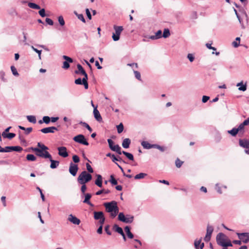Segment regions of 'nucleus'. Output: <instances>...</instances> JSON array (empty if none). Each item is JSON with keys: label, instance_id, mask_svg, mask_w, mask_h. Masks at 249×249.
Instances as JSON below:
<instances>
[{"label": "nucleus", "instance_id": "nucleus-1", "mask_svg": "<svg viewBox=\"0 0 249 249\" xmlns=\"http://www.w3.org/2000/svg\"><path fill=\"white\" fill-rule=\"evenodd\" d=\"M106 210L110 213V216L112 218H115L119 213V207L117 203L115 201L106 202L104 204Z\"/></svg>", "mask_w": 249, "mask_h": 249}, {"label": "nucleus", "instance_id": "nucleus-2", "mask_svg": "<svg viewBox=\"0 0 249 249\" xmlns=\"http://www.w3.org/2000/svg\"><path fill=\"white\" fill-rule=\"evenodd\" d=\"M91 179L92 176L86 171H84L79 175L77 180L80 184H86Z\"/></svg>", "mask_w": 249, "mask_h": 249}, {"label": "nucleus", "instance_id": "nucleus-3", "mask_svg": "<svg viewBox=\"0 0 249 249\" xmlns=\"http://www.w3.org/2000/svg\"><path fill=\"white\" fill-rule=\"evenodd\" d=\"M32 151L35 152L36 155L39 157L44 159H50L51 155L47 151H43L39 148L31 147L30 148Z\"/></svg>", "mask_w": 249, "mask_h": 249}, {"label": "nucleus", "instance_id": "nucleus-4", "mask_svg": "<svg viewBox=\"0 0 249 249\" xmlns=\"http://www.w3.org/2000/svg\"><path fill=\"white\" fill-rule=\"evenodd\" d=\"M118 220L125 223H131L134 220V216L130 214L125 216L123 213H120L118 217Z\"/></svg>", "mask_w": 249, "mask_h": 249}, {"label": "nucleus", "instance_id": "nucleus-5", "mask_svg": "<svg viewBox=\"0 0 249 249\" xmlns=\"http://www.w3.org/2000/svg\"><path fill=\"white\" fill-rule=\"evenodd\" d=\"M113 29L115 30V33H113L112 39L114 41H117L120 39V36L123 31L124 28L122 26H117L114 25L113 26Z\"/></svg>", "mask_w": 249, "mask_h": 249}, {"label": "nucleus", "instance_id": "nucleus-6", "mask_svg": "<svg viewBox=\"0 0 249 249\" xmlns=\"http://www.w3.org/2000/svg\"><path fill=\"white\" fill-rule=\"evenodd\" d=\"M239 145L241 147L245 148V153L248 155H249V139H239Z\"/></svg>", "mask_w": 249, "mask_h": 249}, {"label": "nucleus", "instance_id": "nucleus-7", "mask_svg": "<svg viewBox=\"0 0 249 249\" xmlns=\"http://www.w3.org/2000/svg\"><path fill=\"white\" fill-rule=\"evenodd\" d=\"M73 140L75 142L85 145H88L89 144L85 136L82 134H79L75 136Z\"/></svg>", "mask_w": 249, "mask_h": 249}, {"label": "nucleus", "instance_id": "nucleus-8", "mask_svg": "<svg viewBox=\"0 0 249 249\" xmlns=\"http://www.w3.org/2000/svg\"><path fill=\"white\" fill-rule=\"evenodd\" d=\"M216 239L217 244L222 246V245L225 244L228 238L225 234L220 232L217 235Z\"/></svg>", "mask_w": 249, "mask_h": 249}, {"label": "nucleus", "instance_id": "nucleus-9", "mask_svg": "<svg viewBox=\"0 0 249 249\" xmlns=\"http://www.w3.org/2000/svg\"><path fill=\"white\" fill-rule=\"evenodd\" d=\"M237 235L244 243L247 244L249 242V232L237 233Z\"/></svg>", "mask_w": 249, "mask_h": 249}, {"label": "nucleus", "instance_id": "nucleus-10", "mask_svg": "<svg viewBox=\"0 0 249 249\" xmlns=\"http://www.w3.org/2000/svg\"><path fill=\"white\" fill-rule=\"evenodd\" d=\"M62 57L65 60V61L63 63L62 68L64 69H68L70 68L69 63H72L73 62V60L71 57L66 55H63Z\"/></svg>", "mask_w": 249, "mask_h": 249}, {"label": "nucleus", "instance_id": "nucleus-11", "mask_svg": "<svg viewBox=\"0 0 249 249\" xmlns=\"http://www.w3.org/2000/svg\"><path fill=\"white\" fill-rule=\"evenodd\" d=\"M58 151V155L63 157L66 158L69 156L67 150V148L65 146H60L57 148Z\"/></svg>", "mask_w": 249, "mask_h": 249}, {"label": "nucleus", "instance_id": "nucleus-12", "mask_svg": "<svg viewBox=\"0 0 249 249\" xmlns=\"http://www.w3.org/2000/svg\"><path fill=\"white\" fill-rule=\"evenodd\" d=\"M78 170V167L77 165L74 164L72 162L70 163L69 172L71 175L75 176L76 175Z\"/></svg>", "mask_w": 249, "mask_h": 249}, {"label": "nucleus", "instance_id": "nucleus-13", "mask_svg": "<svg viewBox=\"0 0 249 249\" xmlns=\"http://www.w3.org/2000/svg\"><path fill=\"white\" fill-rule=\"evenodd\" d=\"M77 70H76L75 71V72L76 73L83 75L84 76V78H88L87 73H86V71L80 64H78L77 65Z\"/></svg>", "mask_w": 249, "mask_h": 249}, {"label": "nucleus", "instance_id": "nucleus-14", "mask_svg": "<svg viewBox=\"0 0 249 249\" xmlns=\"http://www.w3.org/2000/svg\"><path fill=\"white\" fill-rule=\"evenodd\" d=\"M68 221L71 222L73 224L78 225L80 223V220L76 217L75 216L71 214L69 215L68 218Z\"/></svg>", "mask_w": 249, "mask_h": 249}, {"label": "nucleus", "instance_id": "nucleus-15", "mask_svg": "<svg viewBox=\"0 0 249 249\" xmlns=\"http://www.w3.org/2000/svg\"><path fill=\"white\" fill-rule=\"evenodd\" d=\"M88 79H76L75 83L77 85H83L86 89H88Z\"/></svg>", "mask_w": 249, "mask_h": 249}, {"label": "nucleus", "instance_id": "nucleus-16", "mask_svg": "<svg viewBox=\"0 0 249 249\" xmlns=\"http://www.w3.org/2000/svg\"><path fill=\"white\" fill-rule=\"evenodd\" d=\"M54 130H57V128L54 126L45 127L40 130V131L43 133H54Z\"/></svg>", "mask_w": 249, "mask_h": 249}, {"label": "nucleus", "instance_id": "nucleus-17", "mask_svg": "<svg viewBox=\"0 0 249 249\" xmlns=\"http://www.w3.org/2000/svg\"><path fill=\"white\" fill-rule=\"evenodd\" d=\"M93 114L94 118L97 121L99 122H102V118L100 115L99 111L97 110V107H94L93 109Z\"/></svg>", "mask_w": 249, "mask_h": 249}, {"label": "nucleus", "instance_id": "nucleus-18", "mask_svg": "<svg viewBox=\"0 0 249 249\" xmlns=\"http://www.w3.org/2000/svg\"><path fill=\"white\" fill-rule=\"evenodd\" d=\"M161 37H162V32L160 30L156 33L155 35L149 36L148 38L152 40H156L160 38Z\"/></svg>", "mask_w": 249, "mask_h": 249}, {"label": "nucleus", "instance_id": "nucleus-19", "mask_svg": "<svg viewBox=\"0 0 249 249\" xmlns=\"http://www.w3.org/2000/svg\"><path fill=\"white\" fill-rule=\"evenodd\" d=\"M85 195V199L83 201V203L89 205L90 206L93 207L94 205L92 204L89 199L91 197V195L90 194L87 193L84 194Z\"/></svg>", "mask_w": 249, "mask_h": 249}, {"label": "nucleus", "instance_id": "nucleus-20", "mask_svg": "<svg viewBox=\"0 0 249 249\" xmlns=\"http://www.w3.org/2000/svg\"><path fill=\"white\" fill-rule=\"evenodd\" d=\"M236 86L238 87V89L241 91H244L247 89V82L244 83L241 81L236 84Z\"/></svg>", "mask_w": 249, "mask_h": 249}, {"label": "nucleus", "instance_id": "nucleus-21", "mask_svg": "<svg viewBox=\"0 0 249 249\" xmlns=\"http://www.w3.org/2000/svg\"><path fill=\"white\" fill-rule=\"evenodd\" d=\"M50 162H51V165H50V168L52 169H55L56 168L59 164V161L58 160H55L52 159V157L51 156L50 159H49Z\"/></svg>", "mask_w": 249, "mask_h": 249}, {"label": "nucleus", "instance_id": "nucleus-22", "mask_svg": "<svg viewBox=\"0 0 249 249\" xmlns=\"http://www.w3.org/2000/svg\"><path fill=\"white\" fill-rule=\"evenodd\" d=\"M141 145L145 149H149L151 148H154L155 144H152L149 143L148 142L142 141L141 142Z\"/></svg>", "mask_w": 249, "mask_h": 249}, {"label": "nucleus", "instance_id": "nucleus-23", "mask_svg": "<svg viewBox=\"0 0 249 249\" xmlns=\"http://www.w3.org/2000/svg\"><path fill=\"white\" fill-rule=\"evenodd\" d=\"M93 213L94 218L95 220H99L105 217L104 213L102 212H94Z\"/></svg>", "mask_w": 249, "mask_h": 249}, {"label": "nucleus", "instance_id": "nucleus-24", "mask_svg": "<svg viewBox=\"0 0 249 249\" xmlns=\"http://www.w3.org/2000/svg\"><path fill=\"white\" fill-rule=\"evenodd\" d=\"M97 178L95 181V184L99 187H102V177L101 175L97 174L96 175Z\"/></svg>", "mask_w": 249, "mask_h": 249}, {"label": "nucleus", "instance_id": "nucleus-25", "mask_svg": "<svg viewBox=\"0 0 249 249\" xmlns=\"http://www.w3.org/2000/svg\"><path fill=\"white\" fill-rule=\"evenodd\" d=\"M131 141L129 138L124 139L122 142V146L124 148H128L129 147Z\"/></svg>", "mask_w": 249, "mask_h": 249}, {"label": "nucleus", "instance_id": "nucleus-26", "mask_svg": "<svg viewBox=\"0 0 249 249\" xmlns=\"http://www.w3.org/2000/svg\"><path fill=\"white\" fill-rule=\"evenodd\" d=\"M245 124L242 122L237 128L239 134H243L245 132Z\"/></svg>", "mask_w": 249, "mask_h": 249}, {"label": "nucleus", "instance_id": "nucleus-27", "mask_svg": "<svg viewBox=\"0 0 249 249\" xmlns=\"http://www.w3.org/2000/svg\"><path fill=\"white\" fill-rule=\"evenodd\" d=\"M113 230L121 235H123L124 233L122 228L119 227L117 224H114L113 226Z\"/></svg>", "mask_w": 249, "mask_h": 249}, {"label": "nucleus", "instance_id": "nucleus-28", "mask_svg": "<svg viewBox=\"0 0 249 249\" xmlns=\"http://www.w3.org/2000/svg\"><path fill=\"white\" fill-rule=\"evenodd\" d=\"M110 149L113 151L117 152L119 155L122 154V151H121V148L118 144L113 145V146Z\"/></svg>", "mask_w": 249, "mask_h": 249}, {"label": "nucleus", "instance_id": "nucleus-29", "mask_svg": "<svg viewBox=\"0 0 249 249\" xmlns=\"http://www.w3.org/2000/svg\"><path fill=\"white\" fill-rule=\"evenodd\" d=\"M228 133L231 134L232 136L235 137L239 132L237 128L234 127L231 130H228Z\"/></svg>", "mask_w": 249, "mask_h": 249}, {"label": "nucleus", "instance_id": "nucleus-30", "mask_svg": "<svg viewBox=\"0 0 249 249\" xmlns=\"http://www.w3.org/2000/svg\"><path fill=\"white\" fill-rule=\"evenodd\" d=\"M28 6L32 9H40V7L39 5H37L36 3H33V2H28Z\"/></svg>", "mask_w": 249, "mask_h": 249}, {"label": "nucleus", "instance_id": "nucleus-31", "mask_svg": "<svg viewBox=\"0 0 249 249\" xmlns=\"http://www.w3.org/2000/svg\"><path fill=\"white\" fill-rule=\"evenodd\" d=\"M27 119L28 121L32 123L36 124V118L35 116L33 115H28L27 116Z\"/></svg>", "mask_w": 249, "mask_h": 249}, {"label": "nucleus", "instance_id": "nucleus-32", "mask_svg": "<svg viewBox=\"0 0 249 249\" xmlns=\"http://www.w3.org/2000/svg\"><path fill=\"white\" fill-rule=\"evenodd\" d=\"M122 153L129 160H134V157L132 154L127 152H125L124 151H123Z\"/></svg>", "mask_w": 249, "mask_h": 249}, {"label": "nucleus", "instance_id": "nucleus-33", "mask_svg": "<svg viewBox=\"0 0 249 249\" xmlns=\"http://www.w3.org/2000/svg\"><path fill=\"white\" fill-rule=\"evenodd\" d=\"M26 159L29 161H34L36 160V158L33 154H28L26 156Z\"/></svg>", "mask_w": 249, "mask_h": 249}, {"label": "nucleus", "instance_id": "nucleus-34", "mask_svg": "<svg viewBox=\"0 0 249 249\" xmlns=\"http://www.w3.org/2000/svg\"><path fill=\"white\" fill-rule=\"evenodd\" d=\"M146 176H147L146 174L143 173H141L140 174H138L136 175L134 177V178L135 179H142V178H144L145 177H146Z\"/></svg>", "mask_w": 249, "mask_h": 249}, {"label": "nucleus", "instance_id": "nucleus-35", "mask_svg": "<svg viewBox=\"0 0 249 249\" xmlns=\"http://www.w3.org/2000/svg\"><path fill=\"white\" fill-rule=\"evenodd\" d=\"M110 192V190H108V189H102V190H100L98 191H97L96 193V195H101L103 193H104V194H107L108 193H109Z\"/></svg>", "mask_w": 249, "mask_h": 249}, {"label": "nucleus", "instance_id": "nucleus-36", "mask_svg": "<svg viewBox=\"0 0 249 249\" xmlns=\"http://www.w3.org/2000/svg\"><path fill=\"white\" fill-rule=\"evenodd\" d=\"M170 35V31L168 28L164 29L163 30L162 37L164 38H167Z\"/></svg>", "mask_w": 249, "mask_h": 249}, {"label": "nucleus", "instance_id": "nucleus-37", "mask_svg": "<svg viewBox=\"0 0 249 249\" xmlns=\"http://www.w3.org/2000/svg\"><path fill=\"white\" fill-rule=\"evenodd\" d=\"M79 124L82 125L84 127L87 128L90 132L92 131V128L87 123L81 121L80 122Z\"/></svg>", "mask_w": 249, "mask_h": 249}, {"label": "nucleus", "instance_id": "nucleus-38", "mask_svg": "<svg viewBox=\"0 0 249 249\" xmlns=\"http://www.w3.org/2000/svg\"><path fill=\"white\" fill-rule=\"evenodd\" d=\"M213 231V226L208 225L207 227L206 234L212 235Z\"/></svg>", "mask_w": 249, "mask_h": 249}, {"label": "nucleus", "instance_id": "nucleus-39", "mask_svg": "<svg viewBox=\"0 0 249 249\" xmlns=\"http://www.w3.org/2000/svg\"><path fill=\"white\" fill-rule=\"evenodd\" d=\"M109 181L113 185H115L117 184V180L114 178V175H111L110 177V179Z\"/></svg>", "mask_w": 249, "mask_h": 249}, {"label": "nucleus", "instance_id": "nucleus-40", "mask_svg": "<svg viewBox=\"0 0 249 249\" xmlns=\"http://www.w3.org/2000/svg\"><path fill=\"white\" fill-rule=\"evenodd\" d=\"M74 14L77 16L78 18L81 20L82 22L85 23L86 20L85 19L82 14H78L76 12H74Z\"/></svg>", "mask_w": 249, "mask_h": 249}, {"label": "nucleus", "instance_id": "nucleus-41", "mask_svg": "<svg viewBox=\"0 0 249 249\" xmlns=\"http://www.w3.org/2000/svg\"><path fill=\"white\" fill-rule=\"evenodd\" d=\"M117 131L118 133H121L124 130V125L122 123L120 124L117 126Z\"/></svg>", "mask_w": 249, "mask_h": 249}, {"label": "nucleus", "instance_id": "nucleus-42", "mask_svg": "<svg viewBox=\"0 0 249 249\" xmlns=\"http://www.w3.org/2000/svg\"><path fill=\"white\" fill-rule=\"evenodd\" d=\"M11 70L13 74L15 76H18V73L17 71L16 68L15 67V66H12L11 67Z\"/></svg>", "mask_w": 249, "mask_h": 249}, {"label": "nucleus", "instance_id": "nucleus-43", "mask_svg": "<svg viewBox=\"0 0 249 249\" xmlns=\"http://www.w3.org/2000/svg\"><path fill=\"white\" fill-rule=\"evenodd\" d=\"M58 22L61 26H64L65 25V21L63 17L62 16H60L58 18Z\"/></svg>", "mask_w": 249, "mask_h": 249}, {"label": "nucleus", "instance_id": "nucleus-44", "mask_svg": "<svg viewBox=\"0 0 249 249\" xmlns=\"http://www.w3.org/2000/svg\"><path fill=\"white\" fill-rule=\"evenodd\" d=\"M201 242V239L196 240L194 242V245L196 249H197Z\"/></svg>", "mask_w": 249, "mask_h": 249}, {"label": "nucleus", "instance_id": "nucleus-45", "mask_svg": "<svg viewBox=\"0 0 249 249\" xmlns=\"http://www.w3.org/2000/svg\"><path fill=\"white\" fill-rule=\"evenodd\" d=\"M43 121L44 123L48 124L51 122V118L49 116H44L43 117Z\"/></svg>", "mask_w": 249, "mask_h": 249}, {"label": "nucleus", "instance_id": "nucleus-46", "mask_svg": "<svg viewBox=\"0 0 249 249\" xmlns=\"http://www.w3.org/2000/svg\"><path fill=\"white\" fill-rule=\"evenodd\" d=\"M175 163L177 167L180 168L183 164V161H181L178 159H177L176 160Z\"/></svg>", "mask_w": 249, "mask_h": 249}, {"label": "nucleus", "instance_id": "nucleus-47", "mask_svg": "<svg viewBox=\"0 0 249 249\" xmlns=\"http://www.w3.org/2000/svg\"><path fill=\"white\" fill-rule=\"evenodd\" d=\"M154 148H157L161 152H163L165 150V148L164 147L156 144H155Z\"/></svg>", "mask_w": 249, "mask_h": 249}, {"label": "nucleus", "instance_id": "nucleus-48", "mask_svg": "<svg viewBox=\"0 0 249 249\" xmlns=\"http://www.w3.org/2000/svg\"><path fill=\"white\" fill-rule=\"evenodd\" d=\"M86 165L87 170H88V171L90 173H92L93 172V170L92 168L91 167V166L90 165V164L88 163H87L86 164Z\"/></svg>", "mask_w": 249, "mask_h": 249}, {"label": "nucleus", "instance_id": "nucleus-49", "mask_svg": "<svg viewBox=\"0 0 249 249\" xmlns=\"http://www.w3.org/2000/svg\"><path fill=\"white\" fill-rule=\"evenodd\" d=\"M226 241L227 242H225V244L222 245V247H227L232 246V245L230 240L227 239V240Z\"/></svg>", "mask_w": 249, "mask_h": 249}, {"label": "nucleus", "instance_id": "nucleus-50", "mask_svg": "<svg viewBox=\"0 0 249 249\" xmlns=\"http://www.w3.org/2000/svg\"><path fill=\"white\" fill-rule=\"evenodd\" d=\"M22 150V148L19 146H13L12 151L17 152H21Z\"/></svg>", "mask_w": 249, "mask_h": 249}, {"label": "nucleus", "instance_id": "nucleus-51", "mask_svg": "<svg viewBox=\"0 0 249 249\" xmlns=\"http://www.w3.org/2000/svg\"><path fill=\"white\" fill-rule=\"evenodd\" d=\"M187 58L189 59V61L191 62H192L195 59V57H194V55L192 53L188 54Z\"/></svg>", "mask_w": 249, "mask_h": 249}, {"label": "nucleus", "instance_id": "nucleus-52", "mask_svg": "<svg viewBox=\"0 0 249 249\" xmlns=\"http://www.w3.org/2000/svg\"><path fill=\"white\" fill-rule=\"evenodd\" d=\"M38 13L39 14V15L42 17H45L46 16V14H45V10L44 9H40L39 12H38Z\"/></svg>", "mask_w": 249, "mask_h": 249}, {"label": "nucleus", "instance_id": "nucleus-53", "mask_svg": "<svg viewBox=\"0 0 249 249\" xmlns=\"http://www.w3.org/2000/svg\"><path fill=\"white\" fill-rule=\"evenodd\" d=\"M72 160H73V162L75 163L79 162L80 161L79 158L77 155H73L72 156Z\"/></svg>", "mask_w": 249, "mask_h": 249}, {"label": "nucleus", "instance_id": "nucleus-54", "mask_svg": "<svg viewBox=\"0 0 249 249\" xmlns=\"http://www.w3.org/2000/svg\"><path fill=\"white\" fill-rule=\"evenodd\" d=\"M82 185L81 188V191L83 194H85V191L87 190V186L85 184H81Z\"/></svg>", "mask_w": 249, "mask_h": 249}, {"label": "nucleus", "instance_id": "nucleus-55", "mask_svg": "<svg viewBox=\"0 0 249 249\" xmlns=\"http://www.w3.org/2000/svg\"><path fill=\"white\" fill-rule=\"evenodd\" d=\"M105 230L106 232V233L109 235H110L111 234V231H109V226L107 225L105 228Z\"/></svg>", "mask_w": 249, "mask_h": 249}, {"label": "nucleus", "instance_id": "nucleus-56", "mask_svg": "<svg viewBox=\"0 0 249 249\" xmlns=\"http://www.w3.org/2000/svg\"><path fill=\"white\" fill-rule=\"evenodd\" d=\"M45 20L46 23L50 25H53V21L51 18H46Z\"/></svg>", "mask_w": 249, "mask_h": 249}, {"label": "nucleus", "instance_id": "nucleus-57", "mask_svg": "<svg viewBox=\"0 0 249 249\" xmlns=\"http://www.w3.org/2000/svg\"><path fill=\"white\" fill-rule=\"evenodd\" d=\"M86 14H87V16L88 18L89 19H91V15L90 12L88 8H87L86 9Z\"/></svg>", "mask_w": 249, "mask_h": 249}, {"label": "nucleus", "instance_id": "nucleus-58", "mask_svg": "<svg viewBox=\"0 0 249 249\" xmlns=\"http://www.w3.org/2000/svg\"><path fill=\"white\" fill-rule=\"evenodd\" d=\"M107 142L108 143L109 147L110 149L112 148V147L113 146L114 142L113 141L110 139L107 140Z\"/></svg>", "mask_w": 249, "mask_h": 249}, {"label": "nucleus", "instance_id": "nucleus-59", "mask_svg": "<svg viewBox=\"0 0 249 249\" xmlns=\"http://www.w3.org/2000/svg\"><path fill=\"white\" fill-rule=\"evenodd\" d=\"M15 136H16V134L15 133H9L7 134V138H8L9 139H11L13 138L14 137H15Z\"/></svg>", "mask_w": 249, "mask_h": 249}, {"label": "nucleus", "instance_id": "nucleus-60", "mask_svg": "<svg viewBox=\"0 0 249 249\" xmlns=\"http://www.w3.org/2000/svg\"><path fill=\"white\" fill-rule=\"evenodd\" d=\"M210 99V97L204 95L202 97V101L203 103H206L207 102L209 99Z\"/></svg>", "mask_w": 249, "mask_h": 249}, {"label": "nucleus", "instance_id": "nucleus-61", "mask_svg": "<svg viewBox=\"0 0 249 249\" xmlns=\"http://www.w3.org/2000/svg\"><path fill=\"white\" fill-rule=\"evenodd\" d=\"M197 18V13L196 12H193L191 15V18L192 19H196Z\"/></svg>", "mask_w": 249, "mask_h": 249}, {"label": "nucleus", "instance_id": "nucleus-62", "mask_svg": "<svg viewBox=\"0 0 249 249\" xmlns=\"http://www.w3.org/2000/svg\"><path fill=\"white\" fill-rule=\"evenodd\" d=\"M33 130V128L32 127H28L25 129V134L28 135Z\"/></svg>", "mask_w": 249, "mask_h": 249}, {"label": "nucleus", "instance_id": "nucleus-63", "mask_svg": "<svg viewBox=\"0 0 249 249\" xmlns=\"http://www.w3.org/2000/svg\"><path fill=\"white\" fill-rule=\"evenodd\" d=\"M211 235L206 234L204 238V240L205 242H209L211 239Z\"/></svg>", "mask_w": 249, "mask_h": 249}, {"label": "nucleus", "instance_id": "nucleus-64", "mask_svg": "<svg viewBox=\"0 0 249 249\" xmlns=\"http://www.w3.org/2000/svg\"><path fill=\"white\" fill-rule=\"evenodd\" d=\"M215 190H216V191L219 193V194H222V191L220 189V187L219 186L218 184H216L215 185Z\"/></svg>", "mask_w": 249, "mask_h": 249}]
</instances>
